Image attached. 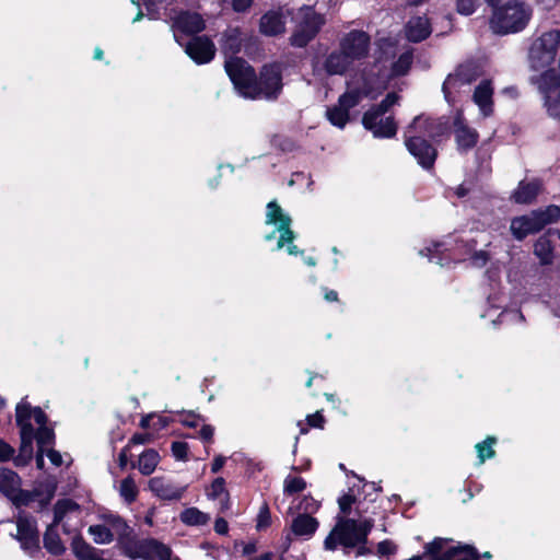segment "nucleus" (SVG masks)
Here are the masks:
<instances>
[{
  "instance_id": "56",
  "label": "nucleus",
  "mask_w": 560,
  "mask_h": 560,
  "mask_svg": "<svg viewBox=\"0 0 560 560\" xmlns=\"http://www.w3.org/2000/svg\"><path fill=\"white\" fill-rule=\"evenodd\" d=\"M355 502V497L353 494L347 493L341 495L338 499V504L340 512L343 514H349L351 512L352 504Z\"/></svg>"
},
{
  "instance_id": "32",
  "label": "nucleus",
  "mask_w": 560,
  "mask_h": 560,
  "mask_svg": "<svg viewBox=\"0 0 560 560\" xmlns=\"http://www.w3.org/2000/svg\"><path fill=\"white\" fill-rule=\"evenodd\" d=\"M21 477L14 470L5 467L0 468V492L9 499L21 486Z\"/></svg>"
},
{
  "instance_id": "8",
  "label": "nucleus",
  "mask_w": 560,
  "mask_h": 560,
  "mask_svg": "<svg viewBox=\"0 0 560 560\" xmlns=\"http://www.w3.org/2000/svg\"><path fill=\"white\" fill-rule=\"evenodd\" d=\"M126 557L135 560H171L172 549L155 538H136L125 547L122 552Z\"/></svg>"
},
{
  "instance_id": "37",
  "label": "nucleus",
  "mask_w": 560,
  "mask_h": 560,
  "mask_svg": "<svg viewBox=\"0 0 560 560\" xmlns=\"http://www.w3.org/2000/svg\"><path fill=\"white\" fill-rule=\"evenodd\" d=\"M80 505L72 499H59L54 505V517L50 525H58L62 522L67 513L78 510Z\"/></svg>"
},
{
  "instance_id": "51",
  "label": "nucleus",
  "mask_w": 560,
  "mask_h": 560,
  "mask_svg": "<svg viewBox=\"0 0 560 560\" xmlns=\"http://www.w3.org/2000/svg\"><path fill=\"white\" fill-rule=\"evenodd\" d=\"M223 493H225L226 500H229V492L225 489V479L223 477H217L210 486L208 497L211 500H217Z\"/></svg>"
},
{
  "instance_id": "64",
  "label": "nucleus",
  "mask_w": 560,
  "mask_h": 560,
  "mask_svg": "<svg viewBox=\"0 0 560 560\" xmlns=\"http://www.w3.org/2000/svg\"><path fill=\"white\" fill-rule=\"evenodd\" d=\"M214 435V428L211 424H203L199 431V438L203 443H212Z\"/></svg>"
},
{
  "instance_id": "24",
  "label": "nucleus",
  "mask_w": 560,
  "mask_h": 560,
  "mask_svg": "<svg viewBox=\"0 0 560 560\" xmlns=\"http://www.w3.org/2000/svg\"><path fill=\"white\" fill-rule=\"evenodd\" d=\"M106 522L110 526L113 533L117 535L118 545L121 551H125V547L135 539L133 529L126 523V521L119 515L106 516Z\"/></svg>"
},
{
  "instance_id": "7",
  "label": "nucleus",
  "mask_w": 560,
  "mask_h": 560,
  "mask_svg": "<svg viewBox=\"0 0 560 560\" xmlns=\"http://www.w3.org/2000/svg\"><path fill=\"white\" fill-rule=\"evenodd\" d=\"M450 118L446 116L431 117L424 114L416 116L406 127L407 132L422 136L430 142H440L450 133Z\"/></svg>"
},
{
  "instance_id": "31",
  "label": "nucleus",
  "mask_w": 560,
  "mask_h": 560,
  "mask_svg": "<svg viewBox=\"0 0 560 560\" xmlns=\"http://www.w3.org/2000/svg\"><path fill=\"white\" fill-rule=\"evenodd\" d=\"M44 548L52 556H61L66 552V547L60 538L57 526L48 525L43 537Z\"/></svg>"
},
{
  "instance_id": "60",
  "label": "nucleus",
  "mask_w": 560,
  "mask_h": 560,
  "mask_svg": "<svg viewBox=\"0 0 560 560\" xmlns=\"http://www.w3.org/2000/svg\"><path fill=\"white\" fill-rule=\"evenodd\" d=\"M470 259L474 266L481 268L486 266V264L490 259V256L486 250H477L471 255Z\"/></svg>"
},
{
  "instance_id": "36",
  "label": "nucleus",
  "mask_w": 560,
  "mask_h": 560,
  "mask_svg": "<svg viewBox=\"0 0 560 560\" xmlns=\"http://www.w3.org/2000/svg\"><path fill=\"white\" fill-rule=\"evenodd\" d=\"M160 462L159 452L154 448H148L139 456L138 468L143 476H150Z\"/></svg>"
},
{
  "instance_id": "33",
  "label": "nucleus",
  "mask_w": 560,
  "mask_h": 560,
  "mask_svg": "<svg viewBox=\"0 0 560 560\" xmlns=\"http://www.w3.org/2000/svg\"><path fill=\"white\" fill-rule=\"evenodd\" d=\"M20 411L26 412L27 422H31L32 417L38 424V428L47 427L48 416L40 407H32L27 401H21L15 407V423L18 424V413Z\"/></svg>"
},
{
  "instance_id": "39",
  "label": "nucleus",
  "mask_w": 560,
  "mask_h": 560,
  "mask_svg": "<svg viewBox=\"0 0 560 560\" xmlns=\"http://www.w3.org/2000/svg\"><path fill=\"white\" fill-rule=\"evenodd\" d=\"M498 440L495 436L488 435L482 442L476 444L477 457L480 464H483L487 459H491L495 456L493 445L497 444Z\"/></svg>"
},
{
  "instance_id": "42",
  "label": "nucleus",
  "mask_w": 560,
  "mask_h": 560,
  "mask_svg": "<svg viewBox=\"0 0 560 560\" xmlns=\"http://www.w3.org/2000/svg\"><path fill=\"white\" fill-rule=\"evenodd\" d=\"M119 493L127 503H133L138 498V488L131 476L120 481Z\"/></svg>"
},
{
  "instance_id": "18",
  "label": "nucleus",
  "mask_w": 560,
  "mask_h": 560,
  "mask_svg": "<svg viewBox=\"0 0 560 560\" xmlns=\"http://www.w3.org/2000/svg\"><path fill=\"white\" fill-rule=\"evenodd\" d=\"M540 189L541 183L538 179L521 180L513 191L511 200L517 205H530L537 199Z\"/></svg>"
},
{
  "instance_id": "20",
  "label": "nucleus",
  "mask_w": 560,
  "mask_h": 560,
  "mask_svg": "<svg viewBox=\"0 0 560 560\" xmlns=\"http://www.w3.org/2000/svg\"><path fill=\"white\" fill-rule=\"evenodd\" d=\"M432 27L427 15L411 18L406 24L407 38L412 43H421L430 37Z\"/></svg>"
},
{
  "instance_id": "63",
  "label": "nucleus",
  "mask_w": 560,
  "mask_h": 560,
  "mask_svg": "<svg viewBox=\"0 0 560 560\" xmlns=\"http://www.w3.org/2000/svg\"><path fill=\"white\" fill-rule=\"evenodd\" d=\"M153 440V435L151 433H135L129 442L128 445H141V444H148Z\"/></svg>"
},
{
  "instance_id": "41",
  "label": "nucleus",
  "mask_w": 560,
  "mask_h": 560,
  "mask_svg": "<svg viewBox=\"0 0 560 560\" xmlns=\"http://www.w3.org/2000/svg\"><path fill=\"white\" fill-rule=\"evenodd\" d=\"M326 117L332 126L343 129L350 120V113H347L337 105H334L327 108Z\"/></svg>"
},
{
  "instance_id": "57",
  "label": "nucleus",
  "mask_w": 560,
  "mask_h": 560,
  "mask_svg": "<svg viewBox=\"0 0 560 560\" xmlns=\"http://www.w3.org/2000/svg\"><path fill=\"white\" fill-rule=\"evenodd\" d=\"M14 454L15 450L8 442L0 439V463L11 460Z\"/></svg>"
},
{
  "instance_id": "4",
  "label": "nucleus",
  "mask_w": 560,
  "mask_h": 560,
  "mask_svg": "<svg viewBox=\"0 0 560 560\" xmlns=\"http://www.w3.org/2000/svg\"><path fill=\"white\" fill-rule=\"evenodd\" d=\"M560 219V207L549 205L545 209L533 210L529 214L515 217L511 220L510 231L517 241L540 232L546 225Z\"/></svg>"
},
{
  "instance_id": "23",
  "label": "nucleus",
  "mask_w": 560,
  "mask_h": 560,
  "mask_svg": "<svg viewBox=\"0 0 560 560\" xmlns=\"http://www.w3.org/2000/svg\"><path fill=\"white\" fill-rule=\"evenodd\" d=\"M325 24V15L316 12L312 8H308L306 12L303 13L301 20L295 25V28L302 31L303 33H307L316 38V36L319 34Z\"/></svg>"
},
{
  "instance_id": "50",
  "label": "nucleus",
  "mask_w": 560,
  "mask_h": 560,
  "mask_svg": "<svg viewBox=\"0 0 560 560\" xmlns=\"http://www.w3.org/2000/svg\"><path fill=\"white\" fill-rule=\"evenodd\" d=\"M13 505L16 508L28 506L33 500L30 490L18 488L15 492L9 498Z\"/></svg>"
},
{
  "instance_id": "62",
  "label": "nucleus",
  "mask_w": 560,
  "mask_h": 560,
  "mask_svg": "<svg viewBox=\"0 0 560 560\" xmlns=\"http://www.w3.org/2000/svg\"><path fill=\"white\" fill-rule=\"evenodd\" d=\"M205 421V419L200 415H196L194 411H189L185 419L180 420V423L187 428H197L199 425V421Z\"/></svg>"
},
{
  "instance_id": "43",
  "label": "nucleus",
  "mask_w": 560,
  "mask_h": 560,
  "mask_svg": "<svg viewBox=\"0 0 560 560\" xmlns=\"http://www.w3.org/2000/svg\"><path fill=\"white\" fill-rule=\"evenodd\" d=\"M89 533L93 536L96 544H109L114 540V533L109 527L102 524L91 525Z\"/></svg>"
},
{
  "instance_id": "5",
  "label": "nucleus",
  "mask_w": 560,
  "mask_h": 560,
  "mask_svg": "<svg viewBox=\"0 0 560 560\" xmlns=\"http://www.w3.org/2000/svg\"><path fill=\"white\" fill-rule=\"evenodd\" d=\"M560 46V31L550 30L535 38L528 48V65L534 71L550 67Z\"/></svg>"
},
{
  "instance_id": "27",
  "label": "nucleus",
  "mask_w": 560,
  "mask_h": 560,
  "mask_svg": "<svg viewBox=\"0 0 560 560\" xmlns=\"http://www.w3.org/2000/svg\"><path fill=\"white\" fill-rule=\"evenodd\" d=\"M285 23L280 13L275 11L266 12L259 21V32L266 36H278L284 33Z\"/></svg>"
},
{
  "instance_id": "35",
  "label": "nucleus",
  "mask_w": 560,
  "mask_h": 560,
  "mask_svg": "<svg viewBox=\"0 0 560 560\" xmlns=\"http://www.w3.org/2000/svg\"><path fill=\"white\" fill-rule=\"evenodd\" d=\"M285 221L292 223L291 217L283 212L281 206L276 200L269 201L266 206V224L275 225L278 229Z\"/></svg>"
},
{
  "instance_id": "3",
  "label": "nucleus",
  "mask_w": 560,
  "mask_h": 560,
  "mask_svg": "<svg viewBox=\"0 0 560 560\" xmlns=\"http://www.w3.org/2000/svg\"><path fill=\"white\" fill-rule=\"evenodd\" d=\"M373 520L340 518L324 540V548L329 551L337 550L341 545L345 549L354 548L359 544H368L369 535L373 528ZM348 555V551L345 550Z\"/></svg>"
},
{
  "instance_id": "55",
  "label": "nucleus",
  "mask_w": 560,
  "mask_h": 560,
  "mask_svg": "<svg viewBox=\"0 0 560 560\" xmlns=\"http://www.w3.org/2000/svg\"><path fill=\"white\" fill-rule=\"evenodd\" d=\"M396 545L389 539L382 540L377 544V555L380 557L392 556L396 552Z\"/></svg>"
},
{
  "instance_id": "16",
  "label": "nucleus",
  "mask_w": 560,
  "mask_h": 560,
  "mask_svg": "<svg viewBox=\"0 0 560 560\" xmlns=\"http://www.w3.org/2000/svg\"><path fill=\"white\" fill-rule=\"evenodd\" d=\"M472 101L485 117H489L493 114V86L491 80L483 79L475 88Z\"/></svg>"
},
{
  "instance_id": "28",
  "label": "nucleus",
  "mask_w": 560,
  "mask_h": 560,
  "mask_svg": "<svg viewBox=\"0 0 560 560\" xmlns=\"http://www.w3.org/2000/svg\"><path fill=\"white\" fill-rule=\"evenodd\" d=\"M222 52L230 59L235 58L242 50V32L238 27L231 28L222 34L220 42Z\"/></svg>"
},
{
  "instance_id": "54",
  "label": "nucleus",
  "mask_w": 560,
  "mask_h": 560,
  "mask_svg": "<svg viewBox=\"0 0 560 560\" xmlns=\"http://www.w3.org/2000/svg\"><path fill=\"white\" fill-rule=\"evenodd\" d=\"M171 451H172L173 456L177 460H183V462L188 460V451H189L188 443L183 442V441H174L171 445Z\"/></svg>"
},
{
  "instance_id": "22",
  "label": "nucleus",
  "mask_w": 560,
  "mask_h": 560,
  "mask_svg": "<svg viewBox=\"0 0 560 560\" xmlns=\"http://www.w3.org/2000/svg\"><path fill=\"white\" fill-rule=\"evenodd\" d=\"M149 489L162 500H179L183 497L184 489L175 487L165 480L164 477H153L149 480Z\"/></svg>"
},
{
  "instance_id": "21",
  "label": "nucleus",
  "mask_w": 560,
  "mask_h": 560,
  "mask_svg": "<svg viewBox=\"0 0 560 560\" xmlns=\"http://www.w3.org/2000/svg\"><path fill=\"white\" fill-rule=\"evenodd\" d=\"M362 125L363 127L371 131L374 136V138L380 139H390L394 138L397 133V122L395 121V118L393 116H388L385 118V120L381 118L373 119L371 121V125L366 124L364 120V115L362 116Z\"/></svg>"
},
{
  "instance_id": "40",
  "label": "nucleus",
  "mask_w": 560,
  "mask_h": 560,
  "mask_svg": "<svg viewBox=\"0 0 560 560\" xmlns=\"http://www.w3.org/2000/svg\"><path fill=\"white\" fill-rule=\"evenodd\" d=\"M362 100V92L360 89H353L350 91H347L342 93L338 97L337 106L346 110L347 113L350 112L351 108H354L359 105V103Z\"/></svg>"
},
{
  "instance_id": "48",
  "label": "nucleus",
  "mask_w": 560,
  "mask_h": 560,
  "mask_svg": "<svg viewBox=\"0 0 560 560\" xmlns=\"http://www.w3.org/2000/svg\"><path fill=\"white\" fill-rule=\"evenodd\" d=\"M314 39L315 37L294 27L289 37V44L294 48H305Z\"/></svg>"
},
{
  "instance_id": "12",
  "label": "nucleus",
  "mask_w": 560,
  "mask_h": 560,
  "mask_svg": "<svg viewBox=\"0 0 560 560\" xmlns=\"http://www.w3.org/2000/svg\"><path fill=\"white\" fill-rule=\"evenodd\" d=\"M18 533L15 539L21 544V548L33 555L39 551V532L36 521L32 516L20 514L16 518Z\"/></svg>"
},
{
  "instance_id": "10",
  "label": "nucleus",
  "mask_w": 560,
  "mask_h": 560,
  "mask_svg": "<svg viewBox=\"0 0 560 560\" xmlns=\"http://www.w3.org/2000/svg\"><path fill=\"white\" fill-rule=\"evenodd\" d=\"M18 427L20 429V447L19 454L13 455V464L15 467L27 466L34 456L33 441L35 438V429L32 422H27L26 412L20 411L18 413Z\"/></svg>"
},
{
  "instance_id": "38",
  "label": "nucleus",
  "mask_w": 560,
  "mask_h": 560,
  "mask_svg": "<svg viewBox=\"0 0 560 560\" xmlns=\"http://www.w3.org/2000/svg\"><path fill=\"white\" fill-rule=\"evenodd\" d=\"M209 520V515L197 508H187L180 513V521L188 526H202Z\"/></svg>"
},
{
  "instance_id": "13",
  "label": "nucleus",
  "mask_w": 560,
  "mask_h": 560,
  "mask_svg": "<svg viewBox=\"0 0 560 560\" xmlns=\"http://www.w3.org/2000/svg\"><path fill=\"white\" fill-rule=\"evenodd\" d=\"M185 52L197 63L210 62L215 56V46L206 35L194 36L185 46Z\"/></svg>"
},
{
  "instance_id": "9",
  "label": "nucleus",
  "mask_w": 560,
  "mask_h": 560,
  "mask_svg": "<svg viewBox=\"0 0 560 560\" xmlns=\"http://www.w3.org/2000/svg\"><path fill=\"white\" fill-rule=\"evenodd\" d=\"M404 144L409 154L416 159L423 170L430 171L434 167L439 152L432 142L422 136L407 132L406 129L404 132Z\"/></svg>"
},
{
  "instance_id": "58",
  "label": "nucleus",
  "mask_w": 560,
  "mask_h": 560,
  "mask_svg": "<svg viewBox=\"0 0 560 560\" xmlns=\"http://www.w3.org/2000/svg\"><path fill=\"white\" fill-rule=\"evenodd\" d=\"M442 246V243L433 242L430 246H427L423 249H421L419 254L423 257H428L429 260L432 261L435 258V254L440 253Z\"/></svg>"
},
{
  "instance_id": "29",
  "label": "nucleus",
  "mask_w": 560,
  "mask_h": 560,
  "mask_svg": "<svg viewBox=\"0 0 560 560\" xmlns=\"http://www.w3.org/2000/svg\"><path fill=\"white\" fill-rule=\"evenodd\" d=\"M399 98L400 97L396 92L387 93L378 104L373 105L363 114L366 124L371 125L373 119H378L384 116L395 104L398 103Z\"/></svg>"
},
{
  "instance_id": "30",
  "label": "nucleus",
  "mask_w": 560,
  "mask_h": 560,
  "mask_svg": "<svg viewBox=\"0 0 560 560\" xmlns=\"http://www.w3.org/2000/svg\"><path fill=\"white\" fill-rule=\"evenodd\" d=\"M475 80V75L471 69L467 66H459L454 74H448L446 80L443 82L442 92L447 102H451V91L450 85H454L456 81H459L462 84H468Z\"/></svg>"
},
{
  "instance_id": "49",
  "label": "nucleus",
  "mask_w": 560,
  "mask_h": 560,
  "mask_svg": "<svg viewBox=\"0 0 560 560\" xmlns=\"http://www.w3.org/2000/svg\"><path fill=\"white\" fill-rule=\"evenodd\" d=\"M412 63V57L408 52H404L399 56V58L393 63V72L396 75H405L408 73Z\"/></svg>"
},
{
  "instance_id": "46",
  "label": "nucleus",
  "mask_w": 560,
  "mask_h": 560,
  "mask_svg": "<svg viewBox=\"0 0 560 560\" xmlns=\"http://www.w3.org/2000/svg\"><path fill=\"white\" fill-rule=\"evenodd\" d=\"M306 489V481L302 477L288 476L284 480L283 491L287 495H293Z\"/></svg>"
},
{
  "instance_id": "2",
  "label": "nucleus",
  "mask_w": 560,
  "mask_h": 560,
  "mask_svg": "<svg viewBox=\"0 0 560 560\" xmlns=\"http://www.w3.org/2000/svg\"><path fill=\"white\" fill-rule=\"evenodd\" d=\"M491 8L490 27L498 35L522 32L532 18V9L523 0H505Z\"/></svg>"
},
{
  "instance_id": "45",
  "label": "nucleus",
  "mask_w": 560,
  "mask_h": 560,
  "mask_svg": "<svg viewBox=\"0 0 560 560\" xmlns=\"http://www.w3.org/2000/svg\"><path fill=\"white\" fill-rule=\"evenodd\" d=\"M547 113L555 119H560V89L544 97Z\"/></svg>"
},
{
  "instance_id": "34",
  "label": "nucleus",
  "mask_w": 560,
  "mask_h": 560,
  "mask_svg": "<svg viewBox=\"0 0 560 560\" xmlns=\"http://www.w3.org/2000/svg\"><path fill=\"white\" fill-rule=\"evenodd\" d=\"M71 547L79 560H103L96 555L95 548L88 544L81 535L73 537Z\"/></svg>"
},
{
  "instance_id": "26",
  "label": "nucleus",
  "mask_w": 560,
  "mask_h": 560,
  "mask_svg": "<svg viewBox=\"0 0 560 560\" xmlns=\"http://www.w3.org/2000/svg\"><path fill=\"white\" fill-rule=\"evenodd\" d=\"M318 527L317 518L306 513H299L291 523V532L296 537H305L306 539L313 537Z\"/></svg>"
},
{
  "instance_id": "25",
  "label": "nucleus",
  "mask_w": 560,
  "mask_h": 560,
  "mask_svg": "<svg viewBox=\"0 0 560 560\" xmlns=\"http://www.w3.org/2000/svg\"><path fill=\"white\" fill-rule=\"evenodd\" d=\"M352 63V60L339 48L326 57L324 69L328 75H343Z\"/></svg>"
},
{
  "instance_id": "1",
  "label": "nucleus",
  "mask_w": 560,
  "mask_h": 560,
  "mask_svg": "<svg viewBox=\"0 0 560 560\" xmlns=\"http://www.w3.org/2000/svg\"><path fill=\"white\" fill-rule=\"evenodd\" d=\"M225 71L235 89L246 98L276 101L282 93V66L279 62L265 63L256 73L243 58L228 59Z\"/></svg>"
},
{
  "instance_id": "44",
  "label": "nucleus",
  "mask_w": 560,
  "mask_h": 560,
  "mask_svg": "<svg viewBox=\"0 0 560 560\" xmlns=\"http://www.w3.org/2000/svg\"><path fill=\"white\" fill-rule=\"evenodd\" d=\"M55 431L52 428L43 427L35 430V438L37 442V450H45V446L52 445L55 443Z\"/></svg>"
},
{
  "instance_id": "53",
  "label": "nucleus",
  "mask_w": 560,
  "mask_h": 560,
  "mask_svg": "<svg viewBox=\"0 0 560 560\" xmlns=\"http://www.w3.org/2000/svg\"><path fill=\"white\" fill-rule=\"evenodd\" d=\"M320 508V503L316 501L311 494L304 495L298 505V510L311 515L316 513Z\"/></svg>"
},
{
  "instance_id": "47",
  "label": "nucleus",
  "mask_w": 560,
  "mask_h": 560,
  "mask_svg": "<svg viewBox=\"0 0 560 560\" xmlns=\"http://www.w3.org/2000/svg\"><path fill=\"white\" fill-rule=\"evenodd\" d=\"M292 223H288L285 221L284 223L280 224L277 231L280 233V236L277 242V248L280 249L284 247L288 244L293 243L295 238V233L291 229Z\"/></svg>"
},
{
  "instance_id": "52",
  "label": "nucleus",
  "mask_w": 560,
  "mask_h": 560,
  "mask_svg": "<svg viewBox=\"0 0 560 560\" xmlns=\"http://www.w3.org/2000/svg\"><path fill=\"white\" fill-rule=\"evenodd\" d=\"M270 525H271V513H270L269 505L265 502L259 509V513L257 515L256 528L258 530H264V529H267L268 527H270Z\"/></svg>"
},
{
  "instance_id": "17",
  "label": "nucleus",
  "mask_w": 560,
  "mask_h": 560,
  "mask_svg": "<svg viewBox=\"0 0 560 560\" xmlns=\"http://www.w3.org/2000/svg\"><path fill=\"white\" fill-rule=\"evenodd\" d=\"M542 70L540 74L530 77V83L546 97L560 89V74L550 67Z\"/></svg>"
},
{
  "instance_id": "19",
  "label": "nucleus",
  "mask_w": 560,
  "mask_h": 560,
  "mask_svg": "<svg viewBox=\"0 0 560 560\" xmlns=\"http://www.w3.org/2000/svg\"><path fill=\"white\" fill-rule=\"evenodd\" d=\"M555 234V232L548 230L534 244V255L539 259L541 266H548L553 262L555 244L551 237Z\"/></svg>"
},
{
  "instance_id": "14",
  "label": "nucleus",
  "mask_w": 560,
  "mask_h": 560,
  "mask_svg": "<svg viewBox=\"0 0 560 560\" xmlns=\"http://www.w3.org/2000/svg\"><path fill=\"white\" fill-rule=\"evenodd\" d=\"M454 136L457 150L467 153L474 149L479 141V133L475 128L469 127L462 115L454 119Z\"/></svg>"
},
{
  "instance_id": "61",
  "label": "nucleus",
  "mask_w": 560,
  "mask_h": 560,
  "mask_svg": "<svg viewBox=\"0 0 560 560\" xmlns=\"http://www.w3.org/2000/svg\"><path fill=\"white\" fill-rule=\"evenodd\" d=\"M171 422H173V419L171 417L155 413V418L152 422V429L155 431H161L167 428Z\"/></svg>"
},
{
  "instance_id": "15",
  "label": "nucleus",
  "mask_w": 560,
  "mask_h": 560,
  "mask_svg": "<svg viewBox=\"0 0 560 560\" xmlns=\"http://www.w3.org/2000/svg\"><path fill=\"white\" fill-rule=\"evenodd\" d=\"M176 30L185 35H195L201 33L206 28L203 18L197 12L188 10L180 11L173 20Z\"/></svg>"
},
{
  "instance_id": "59",
  "label": "nucleus",
  "mask_w": 560,
  "mask_h": 560,
  "mask_svg": "<svg viewBox=\"0 0 560 560\" xmlns=\"http://www.w3.org/2000/svg\"><path fill=\"white\" fill-rule=\"evenodd\" d=\"M307 425L311 428L323 429L325 424V418L320 411H316L306 417Z\"/></svg>"
},
{
  "instance_id": "6",
  "label": "nucleus",
  "mask_w": 560,
  "mask_h": 560,
  "mask_svg": "<svg viewBox=\"0 0 560 560\" xmlns=\"http://www.w3.org/2000/svg\"><path fill=\"white\" fill-rule=\"evenodd\" d=\"M450 539L435 537L424 546L427 560H480L481 556L471 545L451 546Z\"/></svg>"
},
{
  "instance_id": "11",
  "label": "nucleus",
  "mask_w": 560,
  "mask_h": 560,
  "mask_svg": "<svg viewBox=\"0 0 560 560\" xmlns=\"http://www.w3.org/2000/svg\"><path fill=\"white\" fill-rule=\"evenodd\" d=\"M370 45L371 37L366 32L352 30L340 39L339 48L354 62L368 57Z\"/></svg>"
}]
</instances>
